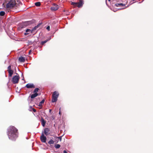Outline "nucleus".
<instances>
[{"label": "nucleus", "mask_w": 153, "mask_h": 153, "mask_svg": "<svg viewBox=\"0 0 153 153\" xmlns=\"http://www.w3.org/2000/svg\"><path fill=\"white\" fill-rule=\"evenodd\" d=\"M58 6L56 4H54L53 6L51 8V9L52 10L55 11L58 10Z\"/></svg>", "instance_id": "423d86ee"}, {"label": "nucleus", "mask_w": 153, "mask_h": 153, "mask_svg": "<svg viewBox=\"0 0 153 153\" xmlns=\"http://www.w3.org/2000/svg\"><path fill=\"white\" fill-rule=\"evenodd\" d=\"M71 4L75 6H77L78 7H82L83 5L82 0H80L79 2H71Z\"/></svg>", "instance_id": "7ed1b4c3"}, {"label": "nucleus", "mask_w": 153, "mask_h": 153, "mask_svg": "<svg viewBox=\"0 0 153 153\" xmlns=\"http://www.w3.org/2000/svg\"><path fill=\"white\" fill-rule=\"evenodd\" d=\"M39 89V88H35L34 91L33 92L35 93H36L38 91Z\"/></svg>", "instance_id": "5701e85b"}, {"label": "nucleus", "mask_w": 153, "mask_h": 153, "mask_svg": "<svg viewBox=\"0 0 153 153\" xmlns=\"http://www.w3.org/2000/svg\"><path fill=\"white\" fill-rule=\"evenodd\" d=\"M115 6L116 7H120V4L117 3V4H115Z\"/></svg>", "instance_id": "cd10ccee"}, {"label": "nucleus", "mask_w": 153, "mask_h": 153, "mask_svg": "<svg viewBox=\"0 0 153 153\" xmlns=\"http://www.w3.org/2000/svg\"><path fill=\"white\" fill-rule=\"evenodd\" d=\"M35 5L36 6H39L40 5L41 3L40 2H37L35 3Z\"/></svg>", "instance_id": "6ab92c4d"}, {"label": "nucleus", "mask_w": 153, "mask_h": 153, "mask_svg": "<svg viewBox=\"0 0 153 153\" xmlns=\"http://www.w3.org/2000/svg\"><path fill=\"white\" fill-rule=\"evenodd\" d=\"M51 109H49V112L51 113Z\"/></svg>", "instance_id": "72a5a7b5"}, {"label": "nucleus", "mask_w": 153, "mask_h": 153, "mask_svg": "<svg viewBox=\"0 0 153 153\" xmlns=\"http://www.w3.org/2000/svg\"><path fill=\"white\" fill-rule=\"evenodd\" d=\"M63 153H67V152L65 150H64L63 151Z\"/></svg>", "instance_id": "2f4dec72"}, {"label": "nucleus", "mask_w": 153, "mask_h": 153, "mask_svg": "<svg viewBox=\"0 0 153 153\" xmlns=\"http://www.w3.org/2000/svg\"><path fill=\"white\" fill-rule=\"evenodd\" d=\"M31 30L30 29H27L26 30V33H25V35H27L29 34V33H28V32H30L31 33Z\"/></svg>", "instance_id": "a211bd4d"}, {"label": "nucleus", "mask_w": 153, "mask_h": 153, "mask_svg": "<svg viewBox=\"0 0 153 153\" xmlns=\"http://www.w3.org/2000/svg\"><path fill=\"white\" fill-rule=\"evenodd\" d=\"M5 14V12L4 11H2L0 12V16H3Z\"/></svg>", "instance_id": "4be33fe9"}, {"label": "nucleus", "mask_w": 153, "mask_h": 153, "mask_svg": "<svg viewBox=\"0 0 153 153\" xmlns=\"http://www.w3.org/2000/svg\"><path fill=\"white\" fill-rule=\"evenodd\" d=\"M60 109H61V108H60V109H59L60 111H59V114H61V112H60Z\"/></svg>", "instance_id": "473e14b6"}, {"label": "nucleus", "mask_w": 153, "mask_h": 153, "mask_svg": "<svg viewBox=\"0 0 153 153\" xmlns=\"http://www.w3.org/2000/svg\"><path fill=\"white\" fill-rule=\"evenodd\" d=\"M45 102V100L44 99L41 102H39V107H41L40 108V109H41L42 108V104L44 103Z\"/></svg>", "instance_id": "4468645a"}, {"label": "nucleus", "mask_w": 153, "mask_h": 153, "mask_svg": "<svg viewBox=\"0 0 153 153\" xmlns=\"http://www.w3.org/2000/svg\"><path fill=\"white\" fill-rule=\"evenodd\" d=\"M42 142L43 143H45L46 140V138L45 136L44 135L42 134L40 137Z\"/></svg>", "instance_id": "6e6552de"}, {"label": "nucleus", "mask_w": 153, "mask_h": 153, "mask_svg": "<svg viewBox=\"0 0 153 153\" xmlns=\"http://www.w3.org/2000/svg\"><path fill=\"white\" fill-rule=\"evenodd\" d=\"M33 111L34 112H36V110L34 108H33Z\"/></svg>", "instance_id": "7c9ffc66"}, {"label": "nucleus", "mask_w": 153, "mask_h": 153, "mask_svg": "<svg viewBox=\"0 0 153 153\" xmlns=\"http://www.w3.org/2000/svg\"><path fill=\"white\" fill-rule=\"evenodd\" d=\"M55 148L56 149H59L60 147V145L58 144H57L55 146Z\"/></svg>", "instance_id": "412c9836"}, {"label": "nucleus", "mask_w": 153, "mask_h": 153, "mask_svg": "<svg viewBox=\"0 0 153 153\" xmlns=\"http://www.w3.org/2000/svg\"><path fill=\"white\" fill-rule=\"evenodd\" d=\"M20 77L19 75H16L13 77L12 78V82L14 84L17 83L19 80Z\"/></svg>", "instance_id": "20e7f679"}, {"label": "nucleus", "mask_w": 153, "mask_h": 153, "mask_svg": "<svg viewBox=\"0 0 153 153\" xmlns=\"http://www.w3.org/2000/svg\"><path fill=\"white\" fill-rule=\"evenodd\" d=\"M8 70L7 71L11 70V66L10 65H9L7 68Z\"/></svg>", "instance_id": "a878e982"}, {"label": "nucleus", "mask_w": 153, "mask_h": 153, "mask_svg": "<svg viewBox=\"0 0 153 153\" xmlns=\"http://www.w3.org/2000/svg\"><path fill=\"white\" fill-rule=\"evenodd\" d=\"M8 73H9V77H11L12 75H13V71L12 70H9V71H7Z\"/></svg>", "instance_id": "2eb2a0df"}, {"label": "nucleus", "mask_w": 153, "mask_h": 153, "mask_svg": "<svg viewBox=\"0 0 153 153\" xmlns=\"http://www.w3.org/2000/svg\"><path fill=\"white\" fill-rule=\"evenodd\" d=\"M55 142L56 143H57L58 142L59 140V138H58V137H56L55 138Z\"/></svg>", "instance_id": "b1692460"}, {"label": "nucleus", "mask_w": 153, "mask_h": 153, "mask_svg": "<svg viewBox=\"0 0 153 153\" xmlns=\"http://www.w3.org/2000/svg\"><path fill=\"white\" fill-rule=\"evenodd\" d=\"M32 23V22L30 21H26L22 23V24L24 25V26L26 27L27 26L31 24Z\"/></svg>", "instance_id": "0eeeda50"}, {"label": "nucleus", "mask_w": 153, "mask_h": 153, "mask_svg": "<svg viewBox=\"0 0 153 153\" xmlns=\"http://www.w3.org/2000/svg\"><path fill=\"white\" fill-rule=\"evenodd\" d=\"M41 25V23H39L37 25L34 27L31 30V33H36V30L39 28V27Z\"/></svg>", "instance_id": "39448f33"}, {"label": "nucleus", "mask_w": 153, "mask_h": 153, "mask_svg": "<svg viewBox=\"0 0 153 153\" xmlns=\"http://www.w3.org/2000/svg\"><path fill=\"white\" fill-rule=\"evenodd\" d=\"M59 138V140L60 141H61L62 140V137H58Z\"/></svg>", "instance_id": "c85d7f7f"}, {"label": "nucleus", "mask_w": 153, "mask_h": 153, "mask_svg": "<svg viewBox=\"0 0 153 153\" xmlns=\"http://www.w3.org/2000/svg\"><path fill=\"white\" fill-rule=\"evenodd\" d=\"M109 1H110V0H108Z\"/></svg>", "instance_id": "c9c22d12"}, {"label": "nucleus", "mask_w": 153, "mask_h": 153, "mask_svg": "<svg viewBox=\"0 0 153 153\" xmlns=\"http://www.w3.org/2000/svg\"><path fill=\"white\" fill-rule=\"evenodd\" d=\"M19 61L21 62H24L25 61V58L22 56L20 57L19 59Z\"/></svg>", "instance_id": "f8f14e48"}, {"label": "nucleus", "mask_w": 153, "mask_h": 153, "mask_svg": "<svg viewBox=\"0 0 153 153\" xmlns=\"http://www.w3.org/2000/svg\"><path fill=\"white\" fill-rule=\"evenodd\" d=\"M54 143V141L52 140H51L48 142L49 144H53Z\"/></svg>", "instance_id": "aec40b11"}, {"label": "nucleus", "mask_w": 153, "mask_h": 153, "mask_svg": "<svg viewBox=\"0 0 153 153\" xmlns=\"http://www.w3.org/2000/svg\"><path fill=\"white\" fill-rule=\"evenodd\" d=\"M125 4H123L122 3H120V7L124 6H125Z\"/></svg>", "instance_id": "bb28decb"}, {"label": "nucleus", "mask_w": 153, "mask_h": 153, "mask_svg": "<svg viewBox=\"0 0 153 153\" xmlns=\"http://www.w3.org/2000/svg\"><path fill=\"white\" fill-rule=\"evenodd\" d=\"M17 0H4L3 4V6L7 9H11L16 6Z\"/></svg>", "instance_id": "f03ea898"}, {"label": "nucleus", "mask_w": 153, "mask_h": 153, "mask_svg": "<svg viewBox=\"0 0 153 153\" xmlns=\"http://www.w3.org/2000/svg\"><path fill=\"white\" fill-rule=\"evenodd\" d=\"M49 131V130L48 128H45V131H44L45 134L46 135H48V132Z\"/></svg>", "instance_id": "f3484780"}, {"label": "nucleus", "mask_w": 153, "mask_h": 153, "mask_svg": "<svg viewBox=\"0 0 153 153\" xmlns=\"http://www.w3.org/2000/svg\"><path fill=\"white\" fill-rule=\"evenodd\" d=\"M7 134L9 139L15 140L18 137V130L14 126H11L8 129Z\"/></svg>", "instance_id": "f257e3e1"}, {"label": "nucleus", "mask_w": 153, "mask_h": 153, "mask_svg": "<svg viewBox=\"0 0 153 153\" xmlns=\"http://www.w3.org/2000/svg\"><path fill=\"white\" fill-rule=\"evenodd\" d=\"M38 95V94H37V93H34V94H32L30 96V97L31 98L33 99L37 97Z\"/></svg>", "instance_id": "ddd939ff"}, {"label": "nucleus", "mask_w": 153, "mask_h": 153, "mask_svg": "<svg viewBox=\"0 0 153 153\" xmlns=\"http://www.w3.org/2000/svg\"><path fill=\"white\" fill-rule=\"evenodd\" d=\"M50 27L49 26H48L47 27V29L48 30H50Z\"/></svg>", "instance_id": "c756f323"}, {"label": "nucleus", "mask_w": 153, "mask_h": 153, "mask_svg": "<svg viewBox=\"0 0 153 153\" xmlns=\"http://www.w3.org/2000/svg\"><path fill=\"white\" fill-rule=\"evenodd\" d=\"M48 41V40H45V41H42L41 42V44L42 45H44V44L46 43Z\"/></svg>", "instance_id": "393cba45"}, {"label": "nucleus", "mask_w": 153, "mask_h": 153, "mask_svg": "<svg viewBox=\"0 0 153 153\" xmlns=\"http://www.w3.org/2000/svg\"><path fill=\"white\" fill-rule=\"evenodd\" d=\"M41 121L42 123V125L43 126H45V124L46 123V122L45 121V120L42 117L41 118Z\"/></svg>", "instance_id": "9b49d317"}, {"label": "nucleus", "mask_w": 153, "mask_h": 153, "mask_svg": "<svg viewBox=\"0 0 153 153\" xmlns=\"http://www.w3.org/2000/svg\"><path fill=\"white\" fill-rule=\"evenodd\" d=\"M57 100V98L56 97L52 96V102H56Z\"/></svg>", "instance_id": "dca6fc26"}, {"label": "nucleus", "mask_w": 153, "mask_h": 153, "mask_svg": "<svg viewBox=\"0 0 153 153\" xmlns=\"http://www.w3.org/2000/svg\"><path fill=\"white\" fill-rule=\"evenodd\" d=\"M59 94L58 92L55 91L53 92L52 95V96L56 97L58 98L59 96Z\"/></svg>", "instance_id": "9d476101"}, {"label": "nucleus", "mask_w": 153, "mask_h": 153, "mask_svg": "<svg viewBox=\"0 0 153 153\" xmlns=\"http://www.w3.org/2000/svg\"><path fill=\"white\" fill-rule=\"evenodd\" d=\"M26 87L27 88H34L35 87L33 84L29 83L27 84Z\"/></svg>", "instance_id": "1a4fd4ad"}, {"label": "nucleus", "mask_w": 153, "mask_h": 153, "mask_svg": "<svg viewBox=\"0 0 153 153\" xmlns=\"http://www.w3.org/2000/svg\"><path fill=\"white\" fill-rule=\"evenodd\" d=\"M31 51H30L29 52V53L30 54L31 52Z\"/></svg>", "instance_id": "f704fd0d"}]
</instances>
